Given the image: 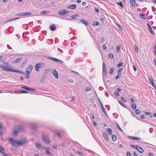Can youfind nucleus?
<instances>
[{
	"mask_svg": "<svg viewBox=\"0 0 156 156\" xmlns=\"http://www.w3.org/2000/svg\"><path fill=\"white\" fill-rule=\"evenodd\" d=\"M9 143L12 146L17 147L18 145H22L26 144L27 142V140L25 138H24L20 141H17L12 138H9Z\"/></svg>",
	"mask_w": 156,
	"mask_h": 156,
	"instance_id": "nucleus-1",
	"label": "nucleus"
},
{
	"mask_svg": "<svg viewBox=\"0 0 156 156\" xmlns=\"http://www.w3.org/2000/svg\"><path fill=\"white\" fill-rule=\"evenodd\" d=\"M0 68L4 70L6 72H14L16 73H21L22 72L16 71L15 69L12 68H10L9 66L8 65L7 63H5L4 64H1L0 65Z\"/></svg>",
	"mask_w": 156,
	"mask_h": 156,
	"instance_id": "nucleus-2",
	"label": "nucleus"
},
{
	"mask_svg": "<svg viewBox=\"0 0 156 156\" xmlns=\"http://www.w3.org/2000/svg\"><path fill=\"white\" fill-rule=\"evenodd\" d=\"M44 66L43 63H41L36 64L35 66V69L37 71H38L40 68Z\"/></svg>",
	"mask_w": 156,
	"mask_h": 156,
	"instance_id": "nucleus-3",
	"label": "nucleus"
},
{
	"mask_svg": "<svg viewBox=\"0 0 156 156\" xmlns=\"http://www.w3.org/2000/svg\"><path fill=\"white\" fill-rule=\"evenodd\" d=\"M33 68V66L32 65H30L27 68L26 72L30 73L32 71Z\"/></svg>",
	"mask_w": 156,
	"mask_h": 156,
	"instance_id": "nucleus-4",
	"label": "nucleus"
},
{
	"mask_svg": "<svg viewBox=\"0 0 156 156\" xmlns=\"http://www.w3.org/2000/svg\"><path fill=\"white\" fill-rule=\"evenodd\" d=\"M42 139L47 144H49L50 141L48 138L44 136H42Z\"/></svg>",
	"mask_w": 156,
	"mask_h": 156,
	"instance_id": "nucleus-5",
	"label": "nucleus"
},
{
	"mask_svg": "<svg viewBox=\"0 0 156 156\" xmlns=\"http://www.w3.org/2000/svg\"><path fill=\"white\" fill-rule=\"evenodd\" d=\"M148 80L149 81V83H151L153 86L154 87L155 89H156V87L154 83V81L153 78L151 77H149L148 78Z\"/></svg>",
	"mask_w": 156,
	"mask_h": 156,
	"instance_id": "nucleus-6",
	"label": "nucleus"
},
{
	"mask_svg": "<svg viewBox=\"0 0 156 156\" xmlns=\"http://www.w3.org/2000/svg\"><path fill=\"white\" fill-rule=\"evenodd\" d=\"M102 70H103V73L106 75L107 73V70L106 69V66L104 62H103L102 64Z\"/></svg>",
	"mask_w": 156,
	"mask_h": 156,
	"instance_id": "nucleus-7",
	"label": "nucleus"
},
{
	"mask_svg": "<svg viewBox=\"0 0 156 156\" xmlns=\"http://www.w3.org/2000/svg\"><path fill=\"white\" fill-rule=\"evenodd\" d=\"M34 144L36 147L39 150H41L42 149L43 146H41V145L38 143H35Z\"/></svg>",
	"mask_w": 156,
	"mask_h": 156,
	"instance_id": "nucleus-8",
	"label": "nucleus"
},
{
	"mask_svg": "<svg viewBox=\"0 0 156 156\" xmlns=\"http://www.w3.org/2000/svg\"><path fill=\"white\" fill-rule=\"evenodd\" d=\"M67 13L68 11L65 10H61L58 12V13L59 15H63L67 14Z\"/></svg>",
	"mask_w": 156,
	"mask_h": 156,
	"instance_id": "nucleus-9",
	"label": "nucleus"
},
{
	"mask_svg": "<svg viewBox=\"0 0 156 156\" xmlns=\"http://www.w3.org/2000/svg\"><path fill=\"white\" fill-rule=\"evenodd\" d=\"M136 149L140 153H143L144 151V150L140 146H137L136 147Z\"/></svg>",
	"mask_w": 156,
	"mask_h": 156,
	"instance_id": "nucleus-10",
	"label": "nucleus"
},
{
	"mask_svg": "<svg viewBox=\"0 0 156 156\" xmlns=\"http://www.w3.org/2000/svg\"><path fill=\"white\" fill-rule=\"evenodd\" d=\"M18 131L20 132H23L25 129L24 127L22 126H19L17 128Z\"/></svg>",
	"mask_w": 156,
	"mask_h": 156,
	"instance_id": "nucleus-11",
	"label": "nucleus"
},
{
	"mask_svg": "<svg viewBox=\"0 0 156 156\" xmlns=\"http://www.w3.org/2000/svg\"><path fill=\"white\" fill-rule=\"evenodd\" d=\"M52 72L55 77L57 79H58V74L57 71L55 70H52Z\"/></svg>",
	"mask_w": 156,
	"mask_h": 156,
	"instance_id": "nucleus-12",
	"label": "nucleus"
},
{
	"mask_svg": "<svg viewBox=\"0 0 156 156\" xmlns=\"http://www.w3.org/2000/svg\"><path fill=\"white\" fill-rule=\"evenodd\" d=\"M129 137L130 139L135 140H140L141 138H140L134 137L133 136H129Z\"/></svg>",
	"mask_w": 156,
	"mask_h": 156,
	"instance_id": "nucleus-13",
	"label": "nucleus"
},
{
	"mask_svg": "<svg viewBox=\"0 0 156 156\" xmlns=\"http://www.w3.org/2000/svg\"><path fill=\"white\" fill-rule=\"evenodd\" d=\"M99 102H100V104L101 105V107L102 110H103V112H104L105 114L106 115H107V114L104 108V107L103 106V104H102V102L100 101H99Z\"/></svg>",
	"mask_w": 156,
	"mask_h": 156,
	"instance_id": "nucleus-14",
	"label": "nucleus"
},
{
	"mask_svg": "<svg viewBox=\"0 0 156 156\" xmlns=\"http://www.w3.org/2000/svg\"><path fill=\"white\" fill-rule=\"evenodd\" d=\"M49 27L50 30L52 31L55 30L56 28L55 25L54 24L50 26Z\"/></svg>",
	"mask_w": 156,
	"mask_h": 156,
	"instance_id": "nucleus-15",
	"label": "nucleus"
},
{
	"mask_svg": "<svg viewBox=\"0 0 156 156\" xmlns=\"http://www.w3.org/2000/svg\"><path fill=\"white\" fill-rule=\"evenodd\" d=\"M147 25L148 27V28L150 30V31L151 32V33L152 34H154V31L152 30V28L151 26V25L149 23H147Z\"/></svg>",
	"mask_w": 156,
	"mask_h": 156,
	"instance_id": "nucleus-16",
	"label": "nucleus"
},
{
	"mask_svg": "<svg viewBox=\"0 0 156 156\" xmlns=\"http://www.w3.org/2000/svg\"><path fill=\"white\" fill-rule=\"evenodd\" d=\"M21 88H22L25 89L27 90H28V91H33L34 90V89H32V88H29L28 87H22Z\"/></svg>",
	"mask_w": 156,
	"mask_h": 156,
	"instance_id": "nucleus-17",
	"label": "nucleus"
},
{
	"mask_svg": "<svg viewBox=\"0 0 156 156\" xmlns=\"http://www.w3.org/2000/svg\"><path fill=\"white\" fill-rule=\"evenodd\" d=\"M80 21L83 24L85 25H87L88 24V22L86 20H83V19H81L80 20Z\"/></svg>",
	"mask_w": 156,
	"mask_h": 156,
	"instance_id": "nucleus-18",
	"label": "nucleus"
},
{
	"mask_svg": "<svg viewBox=\"0 0 156 156\" xmlns=\"http://www.w3.org/2000/svg\"><path fill=\"white\" fill-rule=\"evenodd\" d=\"M131 5L132 7H134L135 6V0H130Z\"/></svg>",
	"mask_w": 156,
	"mask_h": 156,
	"instance_id": "nucleus-19",
	"label": "nucleus"
},
{
	"mask_svg": "<svg viewBox=\"0 0 156 156\" xmlns=\"http://www.w3.org/2000/svg\"><path fill=\"white\" fill-rule=\"evenodd\" d=\"M107 131L108 135H112V131L111 128H108Z\"/></svg>",
	"mask_w": 156,
	"mask_h": 156,
	"instance_id": "nucleus-20",
	"label": "nucleus"
},
{
	"mask_svg": "<svg viewBox=\"0 0 156 156\" xmlns=\"http://www.w3.org/2000/svg\"><path fill=\"white\" fill-rule=\"evenodd\" d=\"M76 7V5H70L68 8L70 9H74Z\"/></svg>",
	"mask_w": 156,
	"mask_h": 156,
	"instance_id": "nucleus-21",
	"label": "nucleus"
},
{
	"mask_svg": "<svg viewBox=\"0 0 156 156\" xmlns=\"http://www.w3.org/2000/svg\"><path fill=\"white\" fill-rule=\"evenodd\" d=\"M4 151L5 150L4 148L0 146V152L2 154V153H3L4 152Z\"/></svg>",
	"mask_w": 156,
	"mask_h": 156,
	"instance_id": "nucleus-22",
	"label": "nucleus"
},
{
	"mask_svg": "<svg viewBox=\"0 0 156 156\" xmlns=\"http://www.w3.org/2000/svg\"><path fill=\"white\" fill-rule=\"evenodd\" d=\"M22 60V58H20L19 59H17L15 60V61H14V62L16 63H19Z\"/></svg>",
	"mask_w": 156,
	"mask_h": 156,
	"instance_id": "nucleus-23",
	"label": "nucleus"
},
{
	"mask_svg": "<svg viewBox=\"0 0 156 156\" xmlns=\"http://www.w3.org/2000/svg\"><path fill=\"white\" fill-rule=\"evenodd\" d=\"M112 139L113 141H116L117 139L116 136L115 135H113L112 136Z\"/></svg>",
	"mask_w": 156,
	"mask_h": 156,
	"instance_id": "nucleus-24",
	"label": "nucleus"
},
{
	"mask_svg": "<svg viewBox=\"0 0 156 156\" xmlns=\"http://www.w3.org/2000/svg\"><path fill=\"white\" fill-rule=\"evenodd\" d=\"M19 132V131L17 129L14 130L13 131V133L14 135H16Z\"/></svg>",
	"mask_w": 156,
	"mask_h": 156,
	"instance_id": "nucleus-25",
	"label": "nucleus"
},
{
	"mask_svg": "<svg viewBox=\"0 0 156 156\" xmlns=\"http://www.w3.org/2000/svg\"><path fill=\"white\" fill-rule=\"evenodd\" d=\"M104 136L107 140H108V138L106 133H104Z\"/></svg>",
	"mask_w": 156,
	"mask_h": 156,
	"instance_id": "nucleus-26",
	"label": "nucleus"
},
{
	"mask_svg": "<svg viewBox=\"0 0 156 156\" xmlns=\"http://www.w3.org/2000/svg\"><path fill=\"white\" fill-rule=\"evenodd\" d=\"M123 63L122 62H120L117 65V68H119L121 66H122Z\"/></svg>",
	"mask_w": 156,
	"mask_h": 156,
	"instance_id": "nucleus-27",
	"label": "nucleus"
},
{
	"mask_svg": "<svg viewBox=\"0 0 156 156\" xmlns=\"http://www.w3.org/2000/svg\"><path fill=\"white\" fill-rule=\"evenodd\" d=\"M140 16L141 17L142 19H146V17L144 16V15L143 14L140 13Z\"/></svg>",
	"mask_w": 156,
	"mask_h": 156,
	"instance_id": "nucleus-28",
	"label": "nucleus"
},
{
	"mask_svg": "<svg viewBox=\"0 0 156 156\" xmlns=\"http://www.w3.org/2000/svg\"><path fill=\"white\" fill-rule=\"evenodd\" d=\"M46 153L48 155H52V153L49 151V150L46 151Z\"/></svg>",
	"mask_w": 156,
	"mask_h": 156,
	"instance_id": "nucleus-29",
	"label": "nucleus"
},
{
	"mask_svg": "<svg viewBox=\"0 0 156 156\" xmlns=\"http://www.w3.org/2000/svg\"><path fill=\"white\" fill-rule=\"evenodd\" d=\"M16 16H24L23 12L19 13L15 15Z\"/></svg>",
	"mask_w": 156,
	"mask_h": 156,
	"instance_id": "nucleus-30",
	"label": "nucleus"
},
{
	"mask_svg": "<svg viewBox=\"0 0 156 156\" xmlns=\"http://www.w3.org/2000/svg\"><path fill=\"white\" fill-rule=\"evenodd\" d=\"M153 51L154 55H156V44L154 45Z\"/></svg>",
	"mask_w": 156,
	"mask_h": 156,
	"instance_id": "nucleus-31",
	"label": "nucleus"
},
{
	"mask_svg": "<svg viewBox=\"0 0 156 156\" xmlns=\"http://www.w3.org/2000/svg\"><path fill=\"white\" fill-rule=\"evenodd\" d=\"M132 108L134 109H135L136 108V106L135 103H132Z\"/></svg>",
	"mask_w": 156,
	"mask_h": 156,
	"instance_id": "nucleus-32",
	"label": "nucleus"
},
{
	"mask_svg": "<svg viewBox=\"0 0 156 156\" xmlns=\"http://www.w3.org/2000/svg\"><path fill=\"white\" fill-rule=\"evenodd\" d=\"M24 16L29 15L31 14V13L29 12H23Z\"/></svg>",
	"mask_w": 156,
	"mask_h": 156,
	"instance_id": "nucleus-33",
	"label": "nucleus"
},
{
	"mask_svg": "<svg viewBox=\"0 0 156 156\" xmlns=\"http://www.w3.org/2000/svg\"><path fill=\"white\" fill-rule=\"evenodd\" d=\"M121 76V74L119 73L115 77V79L116 80H117Z\"/></svg>",
	"mask_w": 156,
	"mask_h": 156,
	"instance_id": "nucleus-34",
	"label": "nucleus"
},
{
	"mask_svg": "<svg viewBox=\"0 0 156 156\" xmlns=\"http://www.w3.org/2000/svg\"><path fill=\"white\" fill-rule=\"evenodd\" d=\"M50 59L54 62H56L57 59L53 57H51Z\"/></svg>",
	"mask_w": 156,
	"mask_h": 156,
	"instance_id": "nucleus-35",
	"label": "nucleus"
},
{
	"mask_svg": "<svg viewBox=\"0 0 156 156\" xmlns=\"http://www.w3.org/2000/svg\"><path fill=\"white\" fill-rule=\"evenodd\" d=\"M135 51L137 52L138 51V47L136 45H135Z\"/></svg>",
	"mask_w": 156,
	"mask_h": 156,
	"instance_id": "nucleus-36",
	"label": "nucleus"
},
{
	"mask_svg": "<svg viewBox=\"0 0 156 156\" xmlns=\"http://www.w3.org/2000/svg\"><path fill=\"white\" fill-rule=\"evenodd\" d=\"M120 46H118L117 47V48H116V51L118 53H119V51H120Z\"/></svg>",
	"mask_w": 156,
	"mask_h": 156,
	"instance_id": "nucleus-37",
	"label": "nucleus"
},
{
	"mask_svg": "<svg viewBox=\"0 0 156 156\" xmlns=\"http://www.w3.org/2000/svg\"><path fill=\"white\" fill-rule=\"evenodd\" d=\"M114 69L113 68H111L110 69V71L109 72V73L111 74H113V72H114Z\"/></svg>",
	"mask_w": 156,
	"mask_h": 156,
	"instance_id": "nucleus-38",
	"label": "nucleus"
},
{
	"mask_svg": "<svg viewBox=\"0 0 156 156\" xmlns=\"http://www.w3.org/2000/svg\"><path fill=\"white\" fill-rule=\"evenodd\" d=\"M119 103L122 106H123V107L125 108H126V106H125V105L123 104L121 101H118Z\"/></svg>",
	"mask_w": 156,
	"mask_h": 156,
	"instance_id": "nucleus-39",
	"label": "nucleus"
},
{
	"mask_svg": "<svg viewBox=\"0 0 156 156\" xmlns=\"http://www.w3.org/2000/svg\"><path fill=\"white\" fill-rule=\"evenodd\" d=\"M30 73H27V72H26V78L27 79H29V75H30Z\"/></svg>",
	"mask_w": 156,
	"mask_h": 156,
	"instance_id": "nucleus-40",
	"label": "nucleus"
},
{
	"mask_svg": "<svg viewBox=\"0 0 156 156\" xmlns=\"http://www.w3.org/2000/svg\"><path fill=\"white\" fill-rule=\"evenodd\" d=\"M99 24V23L98 21L95 22L93 23V25L94 26H98Z\"/></svg>",
	"mask_w": 156,
	"mask_h": 156,
	"instance_id": "nucleus-41",
	"label": "nucleus"
},
{
	"mask_svg": "<svg viewBox=\"0 0 156 156\" xmlns=\"http://www.w3.org/2000/svg\"><path fill=\"white\" fill-rule=\"evenodd\" d=\"M19 92H21V93H28L29 92L25 90H20L19 91Z\"/></svg>",
	"mask_w": 156,
	"mask_h": 156,
	"instance_id": "nucleus-42",
	"label": "nucleus"
},
{
	"mask_svg": "<svg viewBox=\"0 0 156 156\" xmlns=\"http://www.w3.org/2000/svg\"><path fill=\"white\" fill-rule=\"evenodd\" d=\"M109 56L110 58L111 59H112L113 58V55L111 53L109 54Z\"/></svg>",
	"mask_w": 156,
	"mask_h": 156,
	"instance_id": "nucleus-43",
	"label": "nucleus"
},
{
	"mask_svg": "<svg viewBox=\"0 0 156 156\" xmlns=\"http://www.w3.org/2000/svg\"><path fill=\"white\" fill-rule=\"evenodd\" d=\"M6 58H2V56H0V61L2 62L3 60L6 59Z\"/></svg>",
	"mask_w": 156,
	"mask_h": 156,
	"instance_id": "nucleus-44",
	"label": "nucleus"
},
{
	"mask_svg": "<svg viewBox=\"0 0 156 156\" xmlns=\"http://www.w3.org/2000/svg\"><path fill=\"white\" fill-rule=\"evenodd\" d=\"M118 5H120V6H121L122 7H123V5H122V3L121 2H120L119 3H117Z\"/></svg>",
	"mask_w": 156,
	"mask_h": 156,
	"instance_id": "nucleus-45",
	"label": "nucleus"
},
{
	"mask_svg": "<svg viewBox=\"0 0 156 156\" xmlns=\"http://www.w3.org/2000/svg\"><path fill=\"white\" fill-rule=\"evenodd\" d=\"M114 94L116 96H119V94L117 92H115L114 93Z\"/></svg>",
	"mask_w": 156,
	"mask_h": 156,
	"instance_id": "nucleus-46",
	"label": "nucleus"
},
{
	"mask_svg": "<svg viewBox=\"0 0 156 156\" xmlns=\"http://www.w3.org/2000/svg\"><path fill=\"white\" fill-rule=\"evenodd\" d=\"M121 100L124 102H126V100L123 97L121 98Z\"/></svg>",
	"mask_w": 156,
	"mask_h": 156,
	"instance_id": "nucleus-47",
	"label": "nucleus"
},
{
	"mask_svg": "<svg viewBox=\"0 0 156 156\" xmlns=\"http://www.w3.org/2000/svg\"><path fill=\"white\" fill-rule=\"evenodd\" d=\"M40 13L42 14H46L47 13V12L45 11H41Z\"/></svg>",
	"mask_w": 156,
	"mask_h": 156,
	"instance_id": "nucleus-48",
	"label": "nucleus"
},
{
	"mask_svg": "<svg viewBox=\"0 0 156 156\" xmlns=\"http://www.w3.org/2000/svg\"><path fill=\"white\" fill-rule=\"evenodd\" d=\"M101 41L102 43H103L105 41V38L104 37H102L101 38Z\"/></svg>",
	"mask_w": 156,
	"mask_h": 156,
	"instance_id": "nucleus-49",
	"label": "nucleus"
},
{
	"mask_svg": "<svg viewBox=\"0 0 156 156\" xmlns=\"http://www.w3.org/2000/svg\"><path fill=\"white\" fill-rule=\"evenodd\" d=\"M90 90V88L89 87H87L85 91H86V92Z\"/></svg>",
	"mask_w": 156,
	"mask_h": 156,
	"instance_id": "nucleus-50",
	"label": "nucleus"
},
{
	"mask_svg": "<svg viewBox=\"0 0 156 156\" xmlns=\"http://www.w3.org/2000/svg\"><path fill=\"white\" fill-rule=\"evenodd\" d=\"M56 62L59 63H61L63 62L62 60H60L58 59H57Z\"/></svg>",
	"mask_w": 156,
	"mask_h": 156,
	"instance_id": "nucleus-51",
	"label": "nucleus"
},
{
	"mask_svg": "<svg viewBox=\"0 0 156 156\" xmlns=\"http://www.w3.org/2000/svg\"><path fill=\"white\" fill-rule=\"evenodd\" d=\"M135 113L137 114H138L140 113V110L138 109H137L135 111Z\"/></svg>",
	"mask_w": 156,
	"mask_h": 156,
	"instance_id": "nucleus-52",
	"label": "nucleus"
},
{
	"mask_svg": "<svg viewBox=\"0 0 156 156\" xmlns=\"http://www.w3.org/2000/svg\"><path fill=\"white\" fill-rule=\"evenodd\" d=\"M42 149H44V150H45L46 151H47V150H49V148L48 147H43Z\"/></svg>",
	"mask_w": 156,
	"mask_h": 156,
	"instance_id": "nucleus-53",
	"label": "nucleus"
},
{
	"mask_svg": "<svg viewBox=\"0 0 156 156\" xmlns=\"http://www.w3.org/2000/svg\"><path fill=\"white\" fill-rule=\"evenodd\" d=\"M2 126L1 124H0V135H1L2 134V133L1 131L2 130Z\"/></svg>",
	"mask_w": 156,
	"mask_h": 156,
	"instance_id": "nucleus-54",
	"label": "nucleus"
},
{
	"mask_svg": "<svg viewBox=\"0 0 156 156\" xmlns=\"http://www.w3.org/2000/svg\"><path fill=\"white\" fill-rule=\"evenodd\" d=\"M103 49L104 50H106V49H107V46H106L105 45V44H104L103 45Z\"/></svg>",
	"mask_w": 156,
	"mask_h": 156,
	"instance_id": "nucleus-55",
	"label": "nucleus"
},
{
	"mask_svg": "<svg viewBox=\"0 0 156 156\" xmlns=\"http://www.w3.org/2000/svg\"><path fill=\"white\" fill-rule=\"evenodd\" d=\"M130 145L131 147H132L133 148H136V147L137 146L135 145H133L132 144H130Z\"/></svg>",
	"mask_w": 156,
	"mask_h": 156,
	"instance_id": "nucleus-56",
	"label": "nucleus"
},
{
	"mask_svg": "<svg viewBox=\"0 0 156 156\" xmlns=\"http://www.w3.org/2000/svg\"><path fill=\"white\" fill-rule=\"evenodd\" d=\"M52 147L55 149H57V147L55 145H54L52 146Z\"/></svg>",
	"mask_w": 156,
	"mask_h": 156,
	"instance_id": "nucleus-57",
	"label": "nucleus"
},
{
	"mask_svg": "<svg viewBox=\"0 0 156 156\" xmlns=\"http://www.w3.org/2000/svg\"><path fill=\"white\" fill-rule=\"evenodd\" d=\"M145 114L147 115H150L151 114V113L150 112H145Z\"/></svg>",
	"mask_w": 156,
	"mask_h": 156,
	"instance_id": "nucleus-58",
	"label": "nucleus"
},
{
	"mask_svg": "<svg viewBox=\"0 0 156 156\" xmlns=\"http://www.w3.org/2000/svg\"><path fill=\"white\" fill-rule=\"evenodd\" d=\"M127 156H131V154L129 151H127Z\"/></svg>",
	"mask_w": 156,
	"mask_h": 156,
	"instance_id": "nucleus-59",
	"label": "nucleus"
},
{
	"mask_svg": "<svg viewBox=\"0 0 156 156\" xmlns=\"http://www.w3.org/2000/svg\"><path fill=\"white\" fill-rule=\"evenodd\" d=\"M77 153L79 155H82V154H83V153L82 152H80L79 151H77Z\"/></svg>",
	"mask_w": 156,
	"mask_h": 156,
	"instance_id": "nucleus-60",
	"label": "nucleus"
},
{
	"mask_svg": "<svg viewBox=\"0 0 156 156\" xmlns=\"http://www.w3.org/2000/svg\"><path fill=\"white\" fill-rule=\"evenodd\" d=\"M100 20L101 22H103L104 21V18L102 17H101L100 18Z\"/></svg>",
	"mask_w": 156,
	"mask_h": 156,
	"instance_id": "nucleus-61",
	"label": "nucleus"
},
{
	"mask_svg": "<svg viewBox=\"0 0 156 156\" xmlns=\"http://www.w3.org/2000/svg\"><path fill=\"white\" fill-rule=\"evenodd\" d=\"M116 125L117 126V127L118 129H120L121 128L120 127L119 125V124L118 123H116Z\"/></svg>",
	"mask_w": 156,
	"mask_h": 156,
	"instance_id": "nucleus-62",
	"label": "nucleus"
},
{
	"mask_svg": "<svg viewBox=\"0 0 156 156\" xmlns=\"http://www.w3.org/2000/svg\"><path fill=\"white\" fill-rule=\"evenodd\" d=\"M149 156H154L153 154L151 152H150L149 153Z\"/></svg>",
	"mask_w": 156,
	"mask_h": 156,
	"instance_id": "nucleus-63",
	"label": "nucleus"
},
{
	"mask_svg": "<svg viewBox=\"0 0 156 156\" xmlns=\"http://www.w3.org/2000/svg\"><path fill=\"white\" fill-rule=\"evenodd\" d=\"M2 154H3V156H9L8 154H6L4 152Z\"/></svg>",
	"mask_w": 156,
	"mask_h": 156,
	"instance_id": "nucleus-64",
	"label": "nucleus"
}]
</instances>
